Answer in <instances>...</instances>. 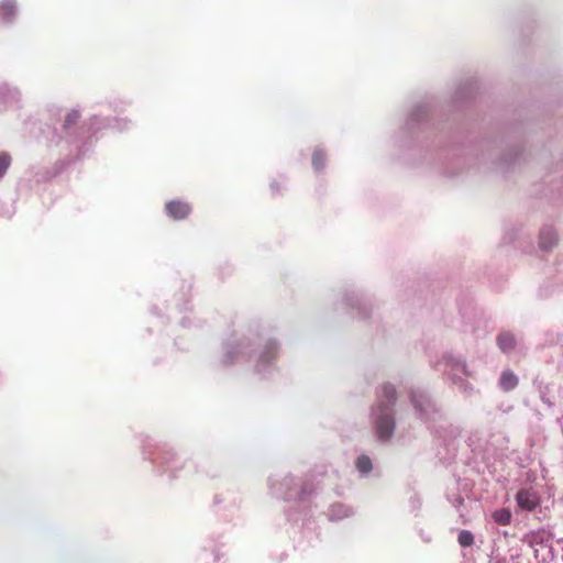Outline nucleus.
I'll list each match as a JSON object with an SVG mask.
<instances>
[{
    "mask_svg": "<svg viewBox=\"0 0 563 563\" xmlns=\"http://www.w3.org/2000/svg\"><path fill=\"white\" fill-rule=\"evenodd\" d=\"M382 395L386 399L387 404L380 402L376 408L378 413L375 421V429L377 438L380 441H388L395 429L391 406L396 400V389L390 384H384L382 386Z\"/></svg>",
    "mask_w": 563,
    "mask_h": 563,
    "instance_id": "1",
    "label": "nucleus"
},
{
    "mask_svg": "<svg viewBox=\"0 0 563 563\" xmlns=\"http://www.w3.org/2000/svg\"><path fill=\"white\" fill-rule=\"evenodd\" d=\"M518 506L527 511H533L540 504L539 496L532 489H520L516 495Z\"/></svg>",
    "mask_w": 563,
    "mask_h": 563,
    "instance_id": "2",
    "label": "nucleus"
},
{
    "mask_svg": "<svg viewBox=\"0 0 563 563\" xmlns=\"http://www.w3.org/2000/svg\"><path fill=\"white\" fill-rule=\"evenodd\" d=\"M165 209L167 214L174 220H184L191 212L190 205L181 200H172L167 202Z\"/></svg>",
    "mask_w": 563,
    "mask_h": 563,
    "instance_id": "3",
    "label": "nucleus"
},
{
    "mask_svg": "<svg viewBox=\"0 0 563 563\" xmlns=\"http://www.w3.org/2000/svg\"><path fill=\"white\" fill-rule=\"evenodd\" d=\"M497 344L505 353L512 351L516 346V339L509 332H503L497 336Z\"/></svg>",
    "mask_w": 563,
    "mask_h": 563,
    "instance_id": "4",
    "label": "nucleus"
},
{
    "mask_svg": "<svg viewBox=\"0 0 563 563\" xmlns=\"http://www.w3.org/2000/svg\"><path fill=\"white\" fill-rule=\"evenodd\" d=\"M556 243V235L551 228L543 229L540 233V246L543 250L551 249Z\"/></svg>",
    "mask_w": 563,
    "mask_h": 563,
    "instance_id": "5",
    "label": "nucleus"
},
{
    "mask_svg": "<svg viewBox=\"0 0 563 563\" xmlns=\"http://www.w3.org/2000/svg\"><path fill=\"white\" fill-rule=\"evenodd\" d=\"M499 384L503 390L509 391L518 385V377L511 371H505L500 376Z\"/></svg>",
    "mask_w": 563,
    "mask_h": 563,
    "instance_id": "6",
    "label": "nucleus"
},
{
    "mask_svg": "<svg viewBox=\"0 0 563 563\" xmlns=\"http://www.w3.org/2000/svg\"><path fill=\"white\" fill-rule=\"evenodd\" d=\"M15 13V3L13 0H3L0 2V19L4 22L10 21Z\"/></svg>",
    "mask_w": 563,
    "mask_h": 563,
    "instance_id": "7",
    "label": "nucleus"
},
{
    "mask_svg": "<svg viewBox=\"0 0 563 563\" xmlns=\"http://www.w3.org/2000/svg\"><path fill=\"white\" fill-rule=\"evenodd\" d=\"M492 518L498 525L508 526L511 522L512 515L508 508H500L492 514Z\"/></svg>",
    "mask_w": 563,
    "mask_h": 563,
    "instance_id": "8",
    "label": "nucleus"
},
{
    "mask_svg": "<svg viewBox=\"0 0 563 563\" xmlns=\"http://www.w3.org/2000/svg\"><path fill=\"white\" fill-rule=\"evenodd\" d=\"M325 163V154L321 150H316L312 154V165L317 170L323 168Z\"/></svg>",
    "mask_w": 563,
    "mask_h": 563,
    "instance_id": "9",
    "label": "nucleus"
},
{
    "mask_svg": "<svg viewBox=\"0 0 563 563\" xmlns=\"http://www.w3.org/2000/svg\"><path fill=\"white\" fill-rule=\"evenodd\" d=\"M356 467L362 473H368L372 470V461L367 455L358 456Z\"/></svg>",
    "mask_w": 563,
    "mask_h": 563,
    "instance_id": "10",
    "label": "nucleus"
},
{
    "mask_svg": "<svg viewBox=\"0 0 563 563\" xmlns=\"http://www.w3.org/2000/svg\"><path fill=\"white\" fill-rule=\"evenodd\" d=\"M457 540L462 547L467 548L474 543V536L468 530H462L459 534Z\"/></svg>",
    "mask_w": 563,
    "mask_h": 563,
    "instance_id": "11",
    "label": "nucleus"
},
{
    "mask_svg": "<svg viewBox=\"0 0 563 563\" xmlns=\"http://www.w3.org/2000/svg\"><path fill=\"white\" fill-rule=\"evenodd\" d=\"M11 165V156L7 152L0 153V178L5 174Z\"/></svg>",
    "mask_w": 563,
    "mask_h": 563,
    "instance_id": "12",
    "label": "nucleus"
},
{
    "mask_svg": "<svg viewBox=\"0 0 563 563\" xmlns=\"http://www.w3.org/2000/svg\"><path fill=\"white\" fill-rule=\"evenodd\" d=\"M411 401H412V404H413V406H415L416 408H420V406H419V404H418V401H417V399H416V397H415V396H412V397H411Z\"/></svg>",
    "mask_w": 563,
    "mask_h": 563,
    "instance_id": "13",
    "label": "nucleus"
}]
</instances>
